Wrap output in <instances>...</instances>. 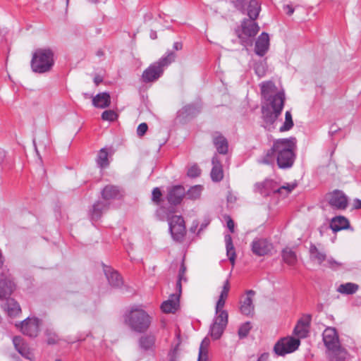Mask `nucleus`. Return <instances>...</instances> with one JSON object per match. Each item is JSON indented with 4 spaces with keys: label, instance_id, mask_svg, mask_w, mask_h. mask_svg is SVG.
<instances>
[{
    "label": "nucleus",
    "instance_id": "nucleus-4",
    "mask_svg": "<svg viewBox=\"0 0 361 361\" xmlns=\"http://www.w3.org/2000/svg\"><path fill=\"white\" fill-rule=\"evenodd\" d=\"M256 20L243 18L240 25L235 29L240 44L245 48L253 45L255 37L259 31L260 27Z\"/></svg>",
    "mask_w": 361,
    "mask_h": 361
},
{
    "label": "nucleus",
    "instance_id": "nucleus-3",
    "mask_svg": "<svg viewBox=\"0 0 361 361\" xmlns=\"http://www.w3.org/2000/svg\"><path fill=\"white\" fill-rule=\"evenodd\" d=\"M124 323L131 331L142 334L146 332L152 323V317L142 309L132 308L125 313L123 316Z\"/></svg>",
    "mask_w": 361,
    "mask_h": 361
},
{
    "label": "nucleus",
    "instance_id": "nucleus-1",
    "mask_svg": "<svg viewBox=\"0 0 361 361\" xmlns=\"http://www.w3.org/2000/svg\"><path fill=\"white\" fill-rule=\"evenodd\" d=\"M297 139L295 137L274 140L272 146L258 159V163L281 169L293 166L296 158Z\"/></svg>",
    "mask_w": 361,
    "mask_h": 361
},
{
    "label": "nucleus",
    "instance_id": "nucleus-19",
    "mask_svg": "<svg viewBox=\"0 0 361 361\" xmlns=\"http://www.w3.org/2000/svg\"><path fill=\"white\" fill-rule=\"evenodd\" d=\"M212 142L220 154H226L228 151V142L227 139L219 131L212 133Z\"/></svg>",
    "mask_w": 361,
    "mask_h": 361
},
{
    "label": "nucleus",
    "instance_id": "nucleus-56",
    "mask_svg": "<svg viewBox=\"0 0 361 361\" xmlns=\"http://www.w3.org/2000/svg\"><path fill=\"white\" fill-rule=\"evenodd\" d=\"M226 303V299L219 298V300L216 302L215 310L216 312H219L220 311H225L223 310V307H224Z\"/></svg>",
    "mask_w": 361,
    "mask_h": 361
},
{
    "label": "nucleus",
    "instance_id": "nucleus-21",
    "mask_svg": "<svg viewBox=\"0 0 361 361\" xmlns=\"http://www.w3.org/2000/svg\"><path fill=\"white\" fill-rule=\"evenodd\" d=\"M269 35L263 32L257 37L255 44V53L262 57L264 56L269 50Z\"/></svg>",
    "mask_w": 361,
    "mask_h": 361
},
{
    "label": "nucleus",
    "instance_id": "nucleus-20",
    "mask_svg": "<svg viewBox=\"0 0 361 361\" xmlns=\"http://www.w3.org/2000/svg\"><path fill=\"white\" fill-rule=\"evenodd\" d=\"M323 341L327 350L340 343L337 331L334 327H328L323 332Z\"/></svg>",
    "mask_w": 361,
    "mask_h": 361
},
{
    "label": "nucleus",
    "instance_id": "nucleus-55",
    "mask_svg": "<svg viewBox=\"0 0 361 361\" xmlns=\"http://www.w3.org/2000/svg\"><path fill=\"white\" fill-rule=\"evenodd\" d=\"M210 344V341L208 338H204L200 345L199 350H201L202 352L208 353V347Z\"/></svg>",
    "mask_w": 361,
    "mask_h": 361
},
{
    "label": "nucleus",
    "instance_id": "nucleus-38",
    "mask_svg": "<svg viewBox=\"0 0 361 361\" xmlns=\"http://www.w3.org/2000/svg\"><path fill=\"white\" fill-rule=\"evenodd\" d=\"M44 336H46V342L48 345L57 344L61 340L57 333L51 327L46 328Z\"/></svg>",
    "mask_w": 361,
    "mask_h": 361
},
{
    "label": "nucleus",
    "instance_id": "nucleus-41",
    "mask_svg": "<svg viewBox=\"0 0 361 361\" xmlns=\"http://www.w3.org/2000/svg\"><path fill=\"white\" fill-rule=\"evenodd\" d=\"M97 164L101 169L106 168L109 166L108 152L106 149L102 148L99 150L97 157Z\"/></svg>",
    "mask_w": 361,
    "mask_h": 361
},
{
    "label": "nucleus",
    "instance_id": "nucleus-53",
    "mask_svg": "<svg viewBox=\"0 0 361 361\" xmlns=\"http://www.w3.org/2000/svg\"><path fill=\"white\" fill-rule=\"evenodd\" d=\"M185 272H186V266L184 264V262H183L180 266V269L178 271V279L183 280L184 281H186L187 279L185 276Z\"/></svg>",
    "mask_w": 361,
    "mask_h": 361
},
{
    "label": "nucleus",
    "instance_id": "nucleus-28",
    "mask_svg": "<svg viewBox=\"0 0 361 361\" xmlns=\"http://www.w3.org/2000/svg\"><path fill=\"white\" fill-rule=\"evenodd\" d=\"M178 302L179 296L172 294L168 300L161 304V309L165 313H174L178 307Z\"/></svg>",
    "mask_w": 361,
    "mask_h": 361
},
{
    "label": "nucleus",
    "instance_id": "nucleus-35",
    "mask_svg": "<svg viewBox=\"0 0 361 361\" xmlns=\"http://www.w3.org/2000/svg\"><path fill=\"white\" fill-rule=\"evenodd\" d=\"M281 257L283 261L290 266H293L297 262L295 252L289 247H286L282 250Z\"/></svg>",
    "mask_w": 361,
    "mask_h": 361
},
{
    "label": "nucleus",
    "instance_id": "nucleus-48",
    "mask_svg": "<svg viewBox=\"0 0 361 361\" xmlns=\"http://www.w3.org/2000/svg\"><path fill=\"white\" fill-rule=\"evenodd\" d=\"M117 116V114L113 110H106L102 114V118L104 121H114Z\"/></svg>",
    "mask_w": 361,
    "mask_h": 361
},
{
    "label": "nucleus",
    "instance_id": "nucleus-49",
    "mask_svg": "<svg viewBox=\"0 0 361 361\" xmlns=\"http://www.w3.org/2000/svg\"><path fill=\"white\" fill-rule=\"evenodd\" d=\"M162 193L161 190L159 188H154L152 192V200L156 204H160L162 199H161Z\"/></svg>",
    "mask_w": 361,
    "mask_h": 361
},
{
    "label": "nucleus",
    "instance_id": "nucleus-31",
    "mask_svg": "<svg viewBox=\"0 0 361 361\" xmlns=\"http://www.w3.org/2000/svg\"><path fill=\"white\" fill-rule=\"evenodd\" d=\"M309 252L310 259L316 261L320 265L326 259V253L323 251H320L313 243H311Z\"/></svg>",
    "mask_w": 361,
    "mask_h": 361
},
{
    "label": "nucleus",
    "instance_id": "nucleus-10",
    "mask_svg": "<svg viewBox=\"0 0 361 361\" xmlns=\"http://www.w3.org/2000/svg\"><path fill=\"white\" fill-rule=\"evenodd\" d=\"M40 323V319L37 317H27L21 322L20 331L25 336L35 338L39 334Z\"/></svg>",
    "mask_w": 361,
    "mask_h": 361
},
{
    "label": "nucleus",
    "instance_id": "nucleus-26",
    "mask_svg": "<svg viewBox=\"0 0 361 361\" xmlns=\"http://www.w3.org/2000/svg\"><path fill=\"white\" fill-rule=\"evenodd\" d=\"M104 271L109 283L113 287H120L123 284V279L121 275L110 267L104 266Z\"/></svg>",
    "mask_w": 361,
    "mask_h": 361
},
{
    "label": "nucleus",
    "instance_id": "nucleus-24",
    "mask_svg": "<svg viewBox=\"0 0 361 361\" xmlns=\"http://www.w3.org/2000/svg\"><path fill=\"white\" fill-rule=\"evenodd\" d=\"M310 321L311 317L310 315L300 319L293 330L295 335L300 338L307 337L309 333Z\"/></svg>",
    "mask_w": 361,
    "mask_h": 361
},
{
    "label": "nucleus",
    "instance_id": "nucleus-34",
    "mask_svg": "<svg viewBox=\"0 0 361 361\" xmlns=\"http://www.w3.org/2000/svg\"><path fill=\"white\" fill-rule=\"evenodd\" d=\"M359 289V286L356 283L348 282L341 284L336 289L337 292L343 295H353Z\"/></svg>",
    "mask_w": 361,
    "mask_h": 361
},
{
    "label": "nucleus",
    "instance_id": "nucleus-64",
    "mask_svg": "<svg viewBox=\"0 0 361 361\" xmlns=\"http://www.w3.org/2000/svg\"><path fill=\"white\" fill-rule=\"evenodd\" d=\"M284 8L286 11V13L288 16H291L293 13V12H294V8L291 6H290V5H286L284 6Z\"/></svg>",
    "mask_w": 361,
    "mask_h": 361
},
{
    "label": "nucleus",
    "instance_id": "nucleus-46",
    "mask_svg": "<svg viewBox=\"0 0 361 361\" xmlns=\"http://www.w3.org/2000/svg\"><path fill=\"white\" fill-rule=\"evenodd\" d=\"M252 328L251 323L250 322H246L240 325L238 329V334L240 338H244L247 337L250 329Z\"/></svg>",
    "mask_w": 361,
    "mask_h": 361
},
{
    "label": "nucleus",
    "instance_id": "nucleus-58",
    "mask_svg": "<svg viewBox=\"0 0 361 361\" xmlns=\"http://www.w3.org/2000/svg\"><path fill=\"white\" fill-rule=\"evenodd\" d=\"M226 224H227V227L229 229L230 232L234 233L235 224H234V221H233V219L230 216H228Z\"/></svg>",
    "mask_w": 361,
    "mask_h": 361
},
{
    "label": "nucleus",
    "instance_id": "nucleus-5",
    "mask_svg": "<svg viewBox=\"0 0 361 361\" xmlns=\"http://www.w3.org/2000/svg\"><path fill=\"white\" fill-rule=\"evenodd\" d=\"M285 99V94L283 91H281L270 99V106H263L262 107V118L267 126H269V130L281 115L284 106Z\"/></svg>",
    "mask_w": 361,
    "mask_h": 361
},
{
    "label": "nucleus",
    "instance_id": "nucleus-6",
    "mask_svg": "<svg viewBox=\"0 0 361 361\" xmlns=\"http://www.w3.org/2000/svg\"><path fill=\"white\" fill-rule=\"evenodd\" d=\"M300 344L298 338L291 336L280 338L274 346V352L279 356H284L286 354L295 351Z\"/></svg>",
    "mask_w": 361,
    "mask_h": 361
},
{
    "label": "nucleus",
    "instance_id": "nucleus-54",
    "mask_svg": "<svg viewBox=\"0 0 361 361\" xmlns=\"http://www.w3.org/2000/svg\"><path fill=\"white\" fill-rule=\"evenodd\" d=\"M148 129V126L146 123H140L137 128V134L138 136H143Z\"/></svg>",
    "mask_w": 361,
    "mask_h": 361
},
{
    "label": "nucleus",
    "instance_id": "nucleus-29",
    "mask_svg": "<svg viewBox=\"0 0 361 361\" xmlns=\"http://www.w3.org/2000/svg\"><path fill=\"white\" fill-rule=\"evenodd\" d=\"M350 227V222L345 217L343 216H335L331 219L330 228L334 232L347 229Z\"/></svg>",
    "mask_w": 361,
    "mask_h": 361
},
{
    "label": "nucleus",
    "instance_id": "nucleus-57",
    "mask_svg": "<svg viewBox=\"0 0 361 361\" xmlns=\"http://www.w3.org/2000/svg\"><path fill=\"white\" fill-rule=\"evenodd\" d=\"M295 186H296L295 184H292V185L288 184L287 185H283V186L279 187V189H280V193H282L283 190H286V194H289L294 190Z\"/></svg>",
    "mask_w": 361,
    "mask_h": 361
},
{
    "label": "nucleus",
    "instance_id": "nucleus-23",
    "mask_svg": "<svg viewBox=\"0 0 361 361\" xmlns=\"http://www.w3.org/2000/svg\"><path fill=\"white\" fill-rule=\"evenodd\" d=\"M212 169L210 176L213 182H220L224 178V171L218 155L215 154L212 159Z\"/></svg>",
    "mask_w": 361,
    "mask_h": 361
},
{
    "label": "nucleus",
    "instance_id": "nucleus-44",
    "mask_svg": "<svg viewBox=\"0 0 361 361\" xmlns=\"http://www.w3.org/2000/svg\"><path fill=\"white\" fill-rule=\"evenodd\" d=\"M228 314L227 311L216 312L213 323L226 327L228 324Z\"/></svg>",
    "mask_w": 361,
    "mask_h": 361
},
{
    "label": "nucleus",
    "instance_id": "nucleus-16",
    "mask_svg": "<svg viewBox=\"0 0 361 361\" xmlns=\"http://www.w3.org/2000/svg\"><path fill=\"white\" fill-rule=\"evenodd\" d=\"M110 208V202L98 200L89 211V216L92 221H97L101 219L104 213H106Z\"/></svg>",
    "mask_w": 361,
    "mask_h": 361
},
{
    "label": "nucleus",
    "instance_id": "nucleus-45",
    "mask_svg": "<svg viewBox=\"0 0 361 361\" xmlns=\"http://www.w3.org/2000/svg\"><path fill=\"white\" fill-rule=\"evenodd\" d=\"M225 329L226 327L223 326L212 323V324L210 326V336L214 340H217L220 338Z\"/></svg>",
    "mask_w": 361,
    "mask_h": 361
},
{
    "label": "nucleus",
    "instance_id": "nucleus-52",
    "mask_svg": "<svg viewBox=\"0 0 361 361\" xmlns=\"http://www.w3.org/2000/svg\"><path fill=\"white\" fill-rule=\"evenodd\" d=\"M229 290H230V283H229V281L227 279L225 281V282L224 283L223 288L220 293L219 298H224L226 300V298H228V295Z\"/></svg>",
    "mask_w": 361,
    "mask_h": 361
},
{
    "label": "nucleus",
    "instance_id": "nucleus-61",
    "mask_svg": "<svg viewBox=\"0 0 361 361\" xmlns=\"http://www.w3.org/2000/svg\"><path fill=\"white\" fill-rule=\"evenodd\" d=\"M269 357V354L268 353H263L258 357L257 361H268Z\"/></svg>",
    "mask_w": 361,
    "mask_h": 361
},
{
    "label": "nucleus",
    "instance_id": "nucleus-11",
    "mask_svg": "<svg viewBox=\"0 0 361 361\" xmlns=\"http://www.w3.org/2000/svg\"><path fill=\"white\" fill-rule=\"evenodd\" d=\"M243 14H246L249 18L257 19L261 11L259 0H245L242 3V8H235Z\"/></svg>",
    "mask_w": 361,
    "mask_h": 361
},
{
    "label": "nucleus",
    "instance_id": "nucleus-43",
    "mask_svg": "<svg viewBox=\"0 0 361 361\" xmlns=\"http://www.w3.org/2000/svg\"><path fill=\"white\" fill-rule=\"evenodd\" d=\"M294 126V123L292 118V114L290 111H287L285 114V121L283 125L279 128L281 133L286 132L290 130Z\"/></svg>",
    "mask_w": 361,
    "mask_h": 361
},
{
    "label": "nucleus",
    "instance_id": "nucleus-7",
    "mask_svg": "<svg viewBox=\"0 0 361 361\" xmlns=\"http://www.w3.org/2000/svg\"><path fill=\"white\" fill-rule=\"evenodd\" d=\"M169 231L176 241L183 240L185 233V221L181 216L174 215L169 219Z\"/></svg>",
    "mask_w": 361,
    "mask_h": 361
},
{
    "label": "nucleus",
    "instance_id": "nucleus-37",
    "mask_svg": "<svg viewBox=\"0 0 361 361\" xmlns=\"http://www.w3.org/2000/svg\"><path fill=\"white\" fill-rule=\"evenodd\" d=\"M155 336L153 335H145L142 336L139 340L140 348L145 350L152 349L155 343Z\"/></svg>",
    "mask_w": 361,
    "mask_h": 361
},
{
    "label": "nucleus",
    "instance_id": "nucleus-33",
    "mask_svg": "<svg viewBox=\"0 0 361 361\" xmlns=\"http://www.w3.org/2000/svg\"><path fill=\"white\" fill-rule=\"evenodd\" d=\"M176 54L172 51H168L166 55L163 56L159 61L154 62L161 70L164 71V68L169 66L172 62L175 61Z\"/></svg>",
    "mask_w": 361,
    "mask_h": 361
},
{
    "label": "nucleus",
    "instance_id": "nucleus-15",
    "mask_svg": "<svg viewBox=\"0 0 361 361\" xmlns=\"http://www.w3.org/2000/svg\"><path fill=\"white\" fill-rule=\"evenodd\" d=\"M255 188V190L264 197L269 196L271 193H280L277 183L271 179L257 183Z\"/></svg>",
    "mask_w": 361,
    "mask_h": 361
},
{
    "label": "nucleus",
    "instance_id": "nucleus-40",
    "mask_svg": "<svg viewBox=\"0 0 361 361\" xmlns=\"http://www.w3.org/2000/svg\"><path fill=\"white\" fill-rule=\"evenodd\" d=\"M260 90L261 94L262 97L270 102V99L273 97L269 96V93L271 92L272 89L275 87L274 84L272 81H266L263 82L260 84Z\"/></svg>",
    "mask_w": 361,
    "mask_h": 361
},
{
    "label": "nucleus",
    "instance_id": "nucleus-62",
    "mask_svg": "<svg viewBox=\"0 0 361 361\" xmlns=\"http://www.w3.org/2000/svg\"><path fill=\"white\" fill-rule=\"evenodd\" d=\"M173 48L176 51H179L183 49V44L181 42H176L173 43Z\"/></svg>",
    "mask_w": 361,
    "mask_h": 361
},
{
    "label": "nucleus",
    "instance_id": "nucleus-50",
    "mask_svg": "<svg viewBox=\"0 0 361 361\" xmlns=\"http://www.w3.org/2000/svg\"><path fill=\"white\" fill-rule=\"evenodd\" d=\"M326 264H325V266H326L327 267H329L333 270H338V269H340L342 267V263L336 261L333 257H329V258L326 259Z\"/></svg>",
    "mask_w": 361,
    "mask_h": 361
},
{
    "label": "nucleus",
    "instance_id": "nucleus-25",
    "mask_svg": "<svg viewBox=\"0 0 361 361\" xmlns=\"http://www.w3.org/2000/svg\"><path fill=\"white\" fill-rule=\"evenodd\" d=\"M15 289L14 282L6 277L0 279V300L8 299Z\"/></svg>",
    "mask_w": 361,
    "mask_h": 361
},
{
    "label": "nucleus",
    "instance_id": "nucleus-63",
    "mask_svg": "<svg viewBox=\"0 0 361 361\" xmlns=\"http://www.w3.org/2000/svg\"><path fill=\"white\" fill-rule=\"evenodd\" d=\"M353 208L355 209H361V200L359 199H355L353 201Z\"/></svg>",
    "mask_w": 361,
    "mask_h": 361
},
{
    "label": "nucleus",
    "instance_id": "nucleus-9",
    "mask_svg": "<svg viewBox=\"0 0 361 361\" xmlns=\"http://www.w3.org/2000/svg\"><path fill=\"white\" fill-rule=\"evenodd\" d=\"M202 110L201 102L188 104L181 108L177 113V118L183 122L196 117Z\"/></svg>",
    "mask_w": 361,
    "mask_h": 361
},
{
    "label": "nucleus",
    "instance_id": "nucleus-2",
    "mask_svg": "<svg viewBox=\"0 0 361 361\" xmlns=\"http://www.w3.org/2000/svg\"><path fill=\"white\" fill-rule=\"evenodd\" d=\"M55 63L54 52L49 48H38L32 53L30 67L32 72L39 74L49 73Z\"/></svg>",
    "mask_w": 361,
    "mask_h": 361
},
{
    "label": "nucleus",
    "instance_id": "nucleus-60",
    "mask_svg": "<svg viewBox=\"0 0 361 361\" xmlns=\"http://www.w3.org/2000/svg\"><path fill=\"white\" fill-rule=\"evenodd\" d=\"M340 130V128L336 125V124H332L331 126H330V129H329V133L330 134L331 136H333L334 135H335L338 130Z\"/></svg>",
    "mask_w": 361,
    "mask_h": 361
},
{
    "label": "nucleus",
    "instance_id": "nucleus-51",
    "mask_svg": "<svg viewBox=\"0 0 361 361\" xmlns=\"http://www.w3.org/2000/svg\"><path fill=\"white\" fill-rule=\"evenodd\" d=\"M187 174L191 178L198 177L201 174V169L197 165L195 164L188 169Z\"/></svg>",
    "mask_w": 361,
    "mask_h": 361
},
{
    "label": "nucleus",
    "instance_id": "nucleus-8",
    "mask_svg": "<svg viewBox=\"0 0 361 361\" xmlns=\"http://www.w3.org/2000/svg\"><path fill=\"white\" fill-rule=\"evenodd\" d=\"M328 202L333 209L345 210L348 206V197L342 190L336 189L329 194Z\"/></svg>",
    "mask_w": 361,
    "mask_h": 361
},
{
    "label": "nucleus",
    "instance_id": "nucleus-36",
    "mask_svg": "<svg viewBox=\"0 0 361 361\" xmlns=\"http://www.w3.org/2000/svg\"><path fill=\"white\" fill-rule=\"evenodd\" d=\"M5 310L10 317H16L21 312L19 304L13 299L8 298L5 304Z\"/></svg>",
    "mask_w": 361,
    "mask_h": 361
},
{
    "label": "nucleus",
    "instance_id": "nucleus-13",
    "mask_svg": "<svg viewBox=\"0 0 361 361\" xmlns=\"http://www.w3.org/2000/svg\"><path fill=\"white\" fill-rule=\"evenodd\" d=\"M124 195V190L121 187L114 185H107L101 191L102 198L106 202L121 200Z\"/></svg>",
    "mask_w": 361,
    "mask_h": 361
},
{
    "label": "nucleus",
    "instance_id": "nucleus-59",
    "mask_svg": "<svg viewBox=\"0 0 361 361\" xmlns=\"http://www.w3.org/2000/svg\"><path fill=\"white\" fill-rule=\"evenodd\" d=\"M197 361H208V353L199 350Z\"/></svg>",
    "mask_w": 361,
    "mask_h": 361
},
{
    "label": "nucleus",
    "instance_id": "nucleus-27",
    "mask_svg": "<svg viewBox=\"0 0 361 361\" xmlns=\"http://www.w3.org/2000/svg\"><path fill=\"white\" fill-rule=\"evenodd\" d=\"M329 360L331 361H345L348 352L341 345V343L327 350Z\"/></svg>",
    "mask_w": 361,
    "mask_h": 361
},
{
    "label": "nucleus",
    "instance_id": "nucleus-12",
    "mask_svg": "<svg viewBox=\"0 0 361 361\" xmlns=\"http://www.w3.org/2000/svg\"><path fill=\"white\" fill-rule=\"evenodd\" d=\"M185 196V188L181 185H176L168 188L166 198L169 204L177 206L181 203Z\"/></svg>",
    "mask_w": 361,
    "mask_h": 361
},
{
    "label": "nucleus",
    "instance_id": "nucleus-17",
    "mask_svg": "<svg viewBox=\"0 0 361 361\" xmlns=\"http://www.w3.org/2000/svg\"><path fill=\"white\" fill-rule=\"evenodd\" d=\"M163 73V70H161L159 66L153 63L143 71L142 80L145 83L154 82L157 80Z\"/></svg>",
    "mask_w": 361,
    "mask_h": 361
},
{
    "label": "nucleus",
    "instance_id": "nucleus-47",
    "mask_svg": "<svg viewBox=\"0 0 361 361\" xmlns=\"http://www.w3.org/2000/svg\"><path fill=\"white\" fill-rule=\"evenodd\" d=\"M180 343H177L175 347L169 353V361H179L180 357Z\"/></svg>",
    "mask_w": 361,
    "mask_h": 361
},
{
    "label": "nucleus",
    "instance_id": "nucleus-39",
    "mask_svg": "<svg viewBox=\"0 0 361 361\" xmlns=\"http://www.w3.org/2000/svg\"><path fill=\"white\" fill-rule=\"evenodd\" d=\"M253 68L255 74L259 78L264 77L267 71V64L266 60H259L254 62Z\"/></svg>",
    "mask_w": 361,
    "mask_h": 361
},
{
    "label": "nucleus",
    "instance_id": "nucleus-30",
    "mask_svg": "<svg viewBox=\"0 0 361 361\" xmlns=\"http://www.w3.org/2000/svg\"><path fill=\"white\" fill-rule=\"evenodd\" d=\"M92 104L94 106L100 109L108 107L111 104L110 95L108 92L97 94L92 99Z\"/></svg>",
    "mask_w": 361,
    "mask_h": 361
},
{
    "label": "nucleus",
    "instance_id": "nucleus-22",
    "mask_svg": "<svg viewBox=\"0 0 361 361\" xmlns=\"http://www.w3.org/2000/svg\"><path fill=\"white\" fill-rule=\"evenodd\" d=\"M13 343L15 348L18 352L24 357L27 360H32L34 358V354L27 344L25 343L20 336H14L13 338Z\"/></svg>",
    "mask_w": 361,
    "mask_h": 361
},
{
    "label": "nucleus",
    "instance_id": "nucleus-18",
    "mask_svg": "<svg viewBox=\"0 0 361 361\" xmlns=\"http://www.w3.org/2000/svg\"><path fill=\"white\" fill-rule=\"evenodd\" d=\"M246 294L247 296L240 302V310L243 314L252 317L255 312L252 297L255 295V291L248 290Z\"/></svg>",
    "mask_w": 361,
    "mask_h": 361
},
{
    "label": "nucleus",
    "instance_id": "nucleus-42",
    "mask_svg": "<svg viewBox=\"0 0 361 361\" xmlns=\"http://www.w3.org/2000/svg\"><path fill=\"white\" fill-rule=\"evenodd\" d=\"M203 187L200 185L192 186L188 191H185V196L190 200H197L200 197Z\"/></svg>",
    "mask_w": 361,
    "mask_h": 361
},
{
    "label": "nucleus",
    "instance_id": "nucleus-32",
    "mask_svg": "<svg viewBox=\"0 0 361 361\" xmlns=\"http://www.w3.org/2000/svg\"><path fill=\"white\" fill-rule=\"evenodd\" d=\"M225 243L226 248V255L228 257L230 262L231 263L232 265H233L235 262L236 254L231 235L227 234L225 235Z\"/></svg>",
    "mask_w": 361,
    "mask_h": 361
},
{
    "label": "nucleus",
    "instance_id": "nucleus-14",
    "mask_svg": "<svg viewBox=\"0 0 361 361\" xmlns=\"http://www.w3.org/2000/svg\"><path fill=\"white\" fill-rule=\"evenodd\" d=\"M272 244L264 238H255L251 244V250L257 256H264L271 252Z\"/></svg>",
    "mask_w": 361,
    "mask_h": 361
}]
</instances>
